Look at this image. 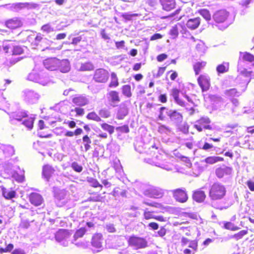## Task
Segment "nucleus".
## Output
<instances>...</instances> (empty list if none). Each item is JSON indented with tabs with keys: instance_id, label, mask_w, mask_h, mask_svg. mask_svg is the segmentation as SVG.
<instances>
[{
	"instance_id": "nucleus-62",
	"label": "nucleus",
	"mask_w": 254,
	"mask_h": 254,
	"mask_svg": "<svg viewBox=\"0 0 254 254\" xmlns=\"http://www.w3.org/2000/svg\"><path fill=\"white\" fill-rule=\"evenodd\" d=\"M189 247L196 250L197 248V243L195 241H191L190 242Z\"/></svg>"
},
{
	"instance_id": "nucleus-26",
	"label": "nucleus",
	"mask_w": 254,
	"mask_h": 254,
	"mask_svg": "<svg viewBox=\"0 0 254 254\" xmlns=\"http://www.w3.org/2000/svg\"><path fill=\"white\" fill-rule=\"evenodd\" d=\"M200 23V18L199 17H196L189 19L187 22L186 25L188 28L191 30H194L198 27Z\"/></svg>"
},
{
	"instance_id": "nucleus-25",
	"label": "nucleus",
	"mask_w": 254,
	"mask_h": 254,
	"mask_svg": "<svg viewBox=\"0 0 254 254\" xmlns=\"http://www.w3.org/2000/svg\"><path fill=\"white\" fill-rule=\"evenodd\" d=\"M0 150L1 151L6 157H9L14 153V149L10 145H1L0 146Z\"/></svg>"
},
{
	"instance_id": "nucleus-20",
	"label": "nucleus",
	"mask_w": 254,
	"mask_h": 254,
	"mask_svg": "<svg viewBox=\"0 0 254 254\" xmlns=\"http://www.w3.org/2000/svg\"><path fill=\"white\" fill-rule=\"evenodd\" d=\"M55 171V169L52 166L46 165L43 167L42 175L47 181H49Z\"/></svg>"
},
{
	"instance_id": "nucleus-4",
	"label": "nucleus",
	"mask_w": 254,
	"mask_h": 254,
	"mask_svg": "<svg viewBox=\"0 0 254 254\" xmlns=\"http://www.w3.org/2000/svg\"><path fill=\"white\" fill-rule=\"evenodd\" d=\"M226 189L225 187L220 183H214L209 189V196L212 200L222 199L225 195Z\"/></svg>"
},
{
	"instance_id": "nucleus-37",
	"label": "nucleus",
	"mask_w": 254,
	"mask_h": 254,
	"mask_svg": "<svg viewBox=\"0 0 254 254\" xmlns=\"http://www.w3.org/2000/svg\"><path fill=\"white\" fill-rule=\"evenodd\" d=\"M204 62H197L193 65V69L196 75H198L200 71L205 66Z\"/></svg>"
},
{
	"instance_id": "nucleus-53",
	"label": "nucleus",
	"mask_w": 254,
	"mask_h": 254,
	"mask_svg": "<svg viewBox=\"0 0 254 254\" xmlns=\"http://www.w3.org/2000/svg\"><path fill=\"white\" fill-rule=\"evenodd\" d=\"M138 15L137 13H124L122 15V17L126 20H131L132 18L134 16H137Z\"/></svg>"
},
{
	"instance_id": "nucleus-29",
	"label": "nucleus",
	"mask_w": 254,
	"mask_h": 254,
	"mask_svg": "<svg viewBox=\"0 0 254 254\" xmlns=\"http://www.w3.org/2000/svg\"><path fill=\"white\" fill-rule=\"evenodd\" d=\"M58 69L63 73L68 72L70 69L69 61L67 60H60Z\"/></svg>"
},
{
	"instance_id": "nucleus-32",
	"label": "nucleus",
	"mask_w": 254,
	"mask_h": 254,
	"mask_svg": "<svg viewBox=\"0 0 254 254\" xmlns=\"http://www.w3.org/2000/svg\"><path fill=\"white\" fill-rule=\"evenodd\" d=\"M109 100L113 103H118L120 102L119 93L116 91H111L108 94Z\"/></svg>"
},
{
	"instance_id": "nucleus-49",
	"label": "nucleus",
	"mask_w": 254,
	"mask_h": 254,
	"mask_svg": "<svg viewBox=\"0 0 254 254\" xmlns=\"http://www.w3.org/2000/svg\"><path fill=\"white\" fill-rule=\"evenodd\" d=\"M224 227L227 230H230L232 231H236L239 229V228L236 226H235L233 223L227 222L224 223Z\"/></svg>"
},
{
	"instance_id": "nucleus-1",
	"label": "nucleus",
	"mask_w": 254,
	"mask_h": 254,
	"mask_svg": "<svg viewBox=\"0 0 254 254\" xmlns=\"http://www.w3.org/2000/svg\"><path fill=\"white\" fill-rule=\"evenodd\" d=\"M241 56L244 62H248L249 64L247 68H244L241 69L240 66V64L238 65V69L240 70L241 74L246 77H254V56L249 53H241Z\"/></svg>"
},
{
	"instance_id": "nucleus-59",
	"label": "nucleus",
	"mask_w": 254,
	"mask_h": 254,
	"mask_svg": "<svg viewBox=\"0 0 254 254\" xmlns=\"http://www.w3.org/2000/svg\"><path fill=\"white\" fill-rule=\"evenodd\" d=\"M93 187L97 188V187H102V186L99 184L98 181L96 179L91 178L90 181H89Z\"/></svg>"
},
{
	"instance_id": "nucleus-27",
	"label": "nucleus",
	"mask_w": 254,
	"mask_h": 254,
	"mask_svg": "<svg viewBox=\"0 0 254 254\" xmlns=\"http://www.w3.org/2000/svg\"><path fill=\"white\" fill-rule=\"evenodd\" d=\"M206 197L204 191L198 190L193 192L192 194V198L194 200L197 202H203Z\"/></svg>"
},
{
	"instance_id": "nucleus-44",
	"label": "nucleus",
	"mask_w": 254,
	"mask_h": 254,
	"mask_svg": "<svg viewBox=\"0 0 254 254\" xmlns=\"http://www.w3.org/2000/svg\"><path fill=\"white\" fill-rule=\"evenodd\" d=\"M119 85L118 79L117 75L115 73L112 72L111 73V81L109 84L110 87H116Z\"/></svg>"
},
{
	"instance_id": "nucleus-28",
	"label": "nucleus",
	"mask_w": 254,
	"mask_h": 254,
	"mask_svg": "<svg viewBox=\"0 0 254 254\" xmlns=\"http://www.w3.org/2000/svg\"><path fill=\"white\" fill-rule=\"evenodd\" d=\"M102 235L101 234H95L92 237V245L96 248L100 249L102 247Z\"/></svg>"
},
{
	"instance_id": "nucleus-21",
	"label": "nucleus",
	"mask_w": 254,
	"mask_h": 254,
	"mask_svg": "<svg viewBox=\"0 0 254 254\" xmlns=\"http://www.w3.org/2000/svg\"><path fill=\"white\" fill-rule=\"evenodd\" d=\"M163 10L170 11L176 6L175 0H159Z\"/></svg>"
},
{
	"instance_id": "nucleus-31",
	"label": "nucleus",
	"mask_w": 254,
	"mask_h": 254,
	"mask_svg": "<svg viewBox=\"0 0 254 254\" xmlns=\"http://www.w3.org/2000/svg\"><path fill=\"white\" fill-rule=\"evenodd\" d=\"M3 49L6 53L8 52V50L9 49H11L13 55H20L23 53V49L21 47L19 46L14 47L12 45V44L5 45Z\"/></svg>"
},
{
	"instance_id": "nucleus-19",
	"label": "nucleus",
	"mask_w": 254,
	"mask_h": 254,
	"mask_svg": "<svg viewBox=\"0 0 254 254\" xmlns=\"http://www.w3.org/2000/svg\"><path fill=\"white\" fill-rule=\"evenodd\" d=\"M29 200L30 202L35 206H39L43 202L42 196L40 194L36 192H33L30 194Z\"/></svg>"
},
{
	"instance_id": "nucleus-12",
	"label": "nucleus",
	"mask_w": 254,
	"mask_h": 254,
	"mask_svg": "<svg viewBox=\"0 0 254 254\" xmlns=\"http://www.w3.org/2000/svg\"><path fill=\"white\" fill-rule=\"evenodd\" d=\"M109 78L108 72L103 68H99L95 70L93 79L96 82L105 83Z\"/></svg>"
},
{
	"instance_id": "nucleus-22",
	"label": "nucleus",
	"mask_w": 254,
	"mask_h": 254,
	"mask_svg": "<svg viewBox=\"0 0 254 254\" xmlns=\"http://www.w3.org/2000/svg\"><path fill=\"white\" fill-rule=\"evenodd\" d=\"M56 203L58 206L61 207L67 202L66 194L64 191H60L56 196Z\"/></svg>"
},
{
	"instance_id": "nucleus-57",
	"label": "nucleus",
	"mask_w": 254,
	"mask_h": 254,
	"mask_svg": "<svg viewBox=\"0 0 254 254\" xmlns=\"http://www.w3.org/2000/svg\"><path fill=\"white\" fill-rule=\"evenodd\" d=\"M116 130L125 133H127L129 132V128L127 125L117 127L116 128Z\"/></svg>"
},
{
	"instance_id": "nucleus-18",
	"label": "nucleus",
	"mask_w": 254,
	"mask_h": 254,
	"mask_svg": "<svg viewBox=\"0 0 254 254\" xmlns=\"http://www.w3.org/2000/svg\"><path fill=\"white\" fill-rule=\"evenodd\" d=\"M232 172V169L231 167L226 166H223L216 169L215 174L219 178H222L225 176L230 175Z\"/></svg>"
},
{
	"instance_id": "nucleus-61",
	"label": "nucleus",
	"mask_w": 254,
	"mask_h": 254,
	"mask_svg": "<svg viewBox=\"0 0 254 254\" xmlns=\"http://www.w3.org/2000/svg\"><path fill=\"white\" fill-rule=\"evenodd\" d=\"M30 226V222L27 220H22L20 223V227L22 228L27 229Z\"/></svg>"
},
{
	"instance_id": "nucleus-50",
	"label": "nucleus",
	"mask_w": 254,
	"mask_h": 254,
	"mask_svg": "<svg viewBox=\"0 0 254 254\" xmlns=\"http://www.w3.org/2000/svg\"><path fill=\"white\" fill-rule=\"evenodd\" d=\"M101 127L104 130L109 132L110 134H112L114 132V127L106 123L102 124L101 125Z\"/></svg>"
},
{
	"instance_id": "nucleus-17",
	"label": "nucleus",
	"mask_w": 254,
	"mask_h": 254,
	"mask_svg": "<svg viewBox=\"0 0 254 254\" xmlns=\"http://www.w3.org/2000/svg\"><path fill=\"white\" fill-rule=\"evenodd\" d=\"M5 26L9 29H16L22 25V22L20 18L14 17L7 20L5 23Z\"/></svg>"
},
{
	"instance_id": "nucleus-51",
	"label": "nucleus",
	"mask_w": 254,
	"mask_h": 254,
	"mask_svg": "<svg viewBox=\"0 0 254 254\" xmlns=\"http://www.w3.org/2000/svg\"><path fill=\"white\" fill-rule=\"evenodd\" d=\"M144 217L146 219H149L151 218H155L159 220H161L162 219V217L159 216L157 217H155L152 213L148 211H147V209L145 210L144 211Z\"/></svg>"
},
{
	"instance_id": "nucleus-60",
	"label": "nucleus",
	"mask_w": 254,
	"mask_h": 254,
	"mask_svg": "<svg viewBox=\"0 0 254 254\" xmlns=\"http://www.w3.org/2000/svg\"><path fill=\"white\" fill-rule=\"evenodd\" d=\"M179 28H180V32L183 34H186L188 36L189 32L187 30V28L182 24H179Z\"/></svg>"
},
{
	"instance_id": "nucleus-6",
	"label": "nucleus",
	"mask_w": 254,
	"mask_h": 254,
	"mask_svg": "<svg viewBox=\"0 0 254 254\" xmlns=\"http://www.w3.org/2000/svg\"><path fill=\"white\" fill-rule=\"evenodd\" d=\"M27 79L35 82L38 83L42 85H46L49 82L48 77L43 72L37 73L35 71L30 73Z\"/></svg>"
},
{
	"instance_id": "nucleus-15",
	"label": "nucleus",
	"mask_w": 254,
	"mask_h": 254,
	"mask_svg": "<svg viewBox=\"0 0 254 254\" xmlns=\"http://www.w3.org/2000/svg\"><path fill=\"white\" fill-rule=\"evenodd\" d=\"M229 13L225 10H220L216 11L213 16V18L217 23H223L227 19Z\"/></svg>"
},
{
	"instance_id": "nucleus-16",
	"label": "nucleus",
	"mask_w": 254,
	"mask_h": 254,
	"mask_svg": "<svg viewBox=\"0 0 254 254\" xmlns=\"http://www.w3.org/2000/svg\"><path fill=\"white\" fill-rule=\"evenodd\" d=\"M199 85L200 86L203 92L207 91L210 87V79L208 76L205 75H200L198 79Z\"/></svg>"
},
{
	"instance_id": "nucleus-11",
	"label": "nucleus",
	"mask_w": 254,
	"mask_h": 254,
	"mask_svg": "<svg viewBox=\"0 0 254 254\" xmlns=\"http://www.w3.org/2000/svg\"><path fill=\"white\" fill-rule=\"evenodd\" d=\"M172 193L175 199L179 202L185 203L188 199V196L185 188L172 190Z\"/></svg>"
},
{
	"instance_id": "nucleus-30",
	"label": "nucleus",
	"mask_w": 254,
	"mask_h": 254,
	"mask_svg": "<svg viewBox=\"0 0 254 254\" xmlns=\"http://www.w3.org/2000/svg\"><path fill=\"white\" fill-rule=\"evenodd\" d=\"M29 5L30 3L28 2H16L11 4L10 8L13 11L18 12Z\"/></svg>"
},
{
	"instance_id": "nucleus-39",
	"label": "nucleus",
	"mask_w": 254,
	"mask_h": 254,
	"mask_svg": "<svg viewBox=\"0 0 254 254\" xmlns=\"http://www.w3.org/2000/svg\"><path fill=\"white\" fill-rule=\"evenodd\" d=\"M87 231H88V230L86 227H81L77 230L73 236L74 241H76L78 238L82 237Z\"/></svg>"
},
{
	"instance_id": "nucleus-23",
	"label": "nucleus",
	"mask_w": 254,
	"mask_h": 254,
	"mask_svg": "<svg viewBox=\"0 0 254 254\" xmlns=\"http://www.w3.org/2000/svg\"><path fill=\"white\" fill-rule=\"evenodd\" d=\"M128 113V109L125 103L120 104L118 113L117 118L119 120H123Z\"/></svg>"
},
{
	"instance_id": "nucleus-46",
	"label": "nucleus",
	"mask_w": 254,
	"mask_h": 254,
	"mask_svg": "<svg viewBox=\"0 0 254 254\" xmlns=\"http://www.w3.org/2000/svg\"><path fill=\"white\" fill-rule=\"evenodd\" d=\"M86 118L88 120H93L96 122L101 121V119L100 117L94 112L88 113L86 116Z\"/></svg>"
},
{
	"instance_id": "nucleus-5",
	"label": "nucleus",
	"mask_w": 254,
	"mask_h": 254,
	"mask_svg": "<svg viewBox=\"0 0 254 254\" xmlns=\"http://www.w3.org/2000/svg\"><path fill=\"white\" fill-rule=\"evenodd\" d=\"M166 157V155L160 154L152 159H145V161L149 164L154 165L167 171H171L172 170L171 165L165 163V159L164 158Z\"/></svg>"
},
{
	"instance_id": "nucleus-42",
	"label": "nucleus",
	"mask_w": 254,
	"mask_h": 254,
	"mask_svg": "<svg viewBox=\"0 0 254 254\" xmlns=\"http://www.w3.org/2000/svg\"><path fill=\"white\" fill-rule=\"evenodd\" d=\"M225 93L227 96L231 97H239L241 95V93L238 92L235 88L227 90L225 91Z\"/></svg>"
},
{
	"instance_id": "nucleus-63",
	"label": "nucleus",
	"mask_w": 254,
	"mask_h": 254,
	"mask_svg": "<svg viewBox=\"0 0 254 254\" xmlns=\"http://www.w3.org/2000/svg\"><path fill=\"white\" fill-rule=\"evenodd\" d=\"M11 254H26V253L23 249L18 248L14 250L11 252Z\"/></svg>"
},
{
	"instance_id": "nucleus-35",
	"label": "nucleus",
	"mask_w": 254,
	"mask_h": 254,
	"mask_svg": "<svg viewBox=\"0 0 254 254\" xmlns=\"http://www.w3.org/2000/svg\"><path fill=\"white\" fill-rule=\"evenodd\" d=\"M223 161V158L219 156H210L205 159V162L207 164H213L218 162Z\"/></svg>"
},
{
	"instance_id": "nucleus-14",
	"label": "nucleus",
	"mask_w": 254,
	"mask_h": 254,
	"mask_svg": "<svg viewBox=\"0 0 254 254\" xmlns=\"http://www.w3.org/2000/svg\"><path fill=\"white\" fill-rule=\"evenodd\" d=\"M59 64L60 60L56 58L46 59L43 62L45 68L51 71L58 69Z\"/></svg>"
},
{
	"instance_id": "nucleus-2",
	"label": "nucleus",
	"mask_w": 254,
	"mask_h": 254,
	"mask_svg": "<svg viewBox=\"0 0 254 254\" xmlns=\"http://www.w3.org/2000/svg\"><path fill=\"white\" fill-rule=\"evenodd\" d=\"M138 188L145 196L150 198H160L164 194L163 190L148 184L140 183Z\"/></svg>"
},
{
	"instance_id": "nucleus-40",
	"label": "nucleus",
	"mask_w": 254,
	"mask_h": 254,
	"mask_svg": "<svg viewBox=\"0 0 254 254\" xmlns=\"http://www.w3.org/2000/svg\"><path fill=\"white\" fill-rule=\"evenodd\" d=\"M34 118L30 117L23 121L22 124L26 127L28 129H31L33 126Z\"/></svg>"
},
{
	"instance_id": "nucleus-33",
	"label": "nucleus",
	"mask_w": 254,
	"mask_h": 254,
	"mask_svg": "<svg viewBox=\"0 0 254 254\" xmlns=\"http://www.w3.org/2000/svg\"><path fill=\"white\" fill-rule=\"evenodd\" d=\"M27 117V113L26 112H18L12 113L10 115L11 120H15L17 121H21Z\"/></svg>"
},
{
	"instance_id": "nucleus-45",
	"label": "nucleus",
	"mask_w": 254,
	"mask_h": 254,
	"mask_svg": "<svg viewBox=\"0 0 254 254\" xmlns=\"http://www.w3.org/2000/svg\"><path fill=\"white\" fill-rule=\"evenodd\" d=\"M158 131L162 134H168L171 131V129L170 127L165 125H160L158 127Z\"/></svg>"
},
{
	"instance_id": "nucleus-54",
	"label": "nucleus",
	"mask_w": 254,
	"mask_h": 254,
	"mask_svg": "<svg viewBox=\"0 0 254 254\" xmlns=\"http://www.w3.org/2000/svg\"><path fill=\"white\" fill-rule=\"evenodd\" d=\"M72 169L76 172L80 173L82 171L83 168L79 165L77 162H74L71 164V166Z\"/></svg>"
},
{
	"instance_id": "nucleus-41",
	"label": "nucleus",
	"mask_w": 254,
	"mask_h": 254,
	"mask_svg": "<svg viewBox=\"0 0 254 254\" xmlns=\"http://www.w3.org/2000/svg\"><path fill=\"white\" fill-rule=\"evenodd\" d=\"M229 69V64L227 63H223L222 64L217 66L216 70L219 73H224L227 72Z\"/></svg>"
},
{
	"instance_id": "nucleus-34",
	"label": "nucleus",
	"mask_w": 254,
	"mask_h": 254,
	"mask_svg": "<svg viewBox=\"0 0 254 254\" xmlns=\"http://www.w3.org/2000/svg\"><path fill=\"white\" fill-rule=\"evenodd\" d=\"M35 44L36 46L42 47L43 43H46L48 45H50L51 41L46 38H43L41 34H38L35 38Z\"/></svg>"
},
{
	"instance_id": "nucleus-56",
	"label": "nucleus",
	"mask_w": 254,
	"mask_h": 254,
	"mask_svg": "<svg viewBox=\"0 0 254 254\" xmlns=\"http://www.w3.org/2000/svg\"><path fill=\"white\" fill-rule=\"evenodd\" d=\"M42 30L47 33L54 31V29L49 24H45L41 28Z\"/></svg>"
},
{
	"instance_id": "nucleus-43",
	"label": "nucleus",
	"mask_w": 254,
	"mask_h": 254,
	"mask_svg": "<svg viewBox=\"0 0 254 254\" xmlns=\"http://www.w3.org/2000/svg\"><path fill=\"white\" fill-rule=\"evenodd\" d=\"M122 93L127 98L131 96V87L129 85H125L122 87Z\"/></svg>"
},
{
	"instance_id": "nucleus-7",
	"label": "nucleus",
	"mask_w": 254,
	"mask_h": 254,
	"mask_svg": "<svg viewBox=\"0 0 254 254\" xmlns=\"http://www.w3.org/2000/svg\"><path fill=\"white\" fill-rule=\"evenodd\" d=\"M181 94L189 102H192L190 97L186 94V92L183 91H181L177 88H173L171 91V96L174 99L175 102L178 105L184 107L185 106V102L180 98V94Z\"/></svg>"
},
{
	"instance_id": "nucleus-48",
	"label": "nucleus",
	"mask_w": 254,
	"mask_h": 254,
	"mask_svg": "<svg viewBox=\"0 0 254 254\" xmlns=\"http://www.w3.org/2000/svg\"><path fill=\"white\" fill-rule=\"evenodd\" d=\"M199 13L206 21H209L211 19V15L208 10L201 9L199 11Z\"/></svg>"
},
{
	"instance_id": "nucleus-52",
	"label": "nucleus",
	"mask_w": 254,
	"mask_h": 254,
	"mask_svg": "<svg viewBox=\"0 0 254 254\" xmlns=\"http://www.w3.org/2000/svg\"><path fill=\"white\" fill-rule=\"evenodd\" d=\"M247 233H248L247 230H243L240 231L238 233L235 234L234 235L232 236L231 238H234L236 240H238L239 239H242L243 238V237L244 236H245V235L247 234Z\"/></svg>"
},
{
	"instance_id": "nucleus-47",
	"label": "nucleus",
	"mask_w": 254,
	"mask_h": 254,
	"mask_svg": "<svg viewBox=\"0 0 254 254\" xmlns=\"http://www.w3.org/2000/svg\"><path fill=\"white\" fill-rule=\"evenodd\" d=\"M180 28H179V24L175 26H173L170 31V34L173 38H176L180 31Z\"/></svg>"
},
{
	"instance_id": "nucleus-58",
	"label": "nucleus",
	"mask_w": 254,
	"mask_h": 254,
	"mask_svg": "<svg viewBox=\"0 0 254 254\" xmlns=\"http://www.w3.org/2000/svg\"><path fill=\"white\" fill-rule=\"evenodd\" d=\"M105 229L110 233H114L116 231V228L113 224H107L106 225Z\"/></svg>"
},
{
	"instance_id": "nucleus-64",
	"label": "nucleus",
	"mask_w": 254,
	"mask_h": 254,
	"mask_svg": "<svg viewBox=\"0 0 254 254\" xmlns=\"http://www.w3.org/2000/svg\"><path fill=\"white\" fill-rule=\"evenodd\" d=\"M247 185L251 191H254V182L249 180L247 181Z\"/></svg>"
},
{
	"instance_id": "nucleus-36",
	"label": "nucleus",
	"mask_w": 254,
	"mask_h": 254,
	"mask_svg": "<svg viewBox=\"0 0 254 254\" xmlns=\"http://www.w3.org/2000/svg\"><path fill=\"white\" fill-rule=\"evenodd\" d=\"M15 191L12 190H8L6 189H2V195L6 199H11L15 197Z\"/></svg>"
},
{
	"instance_id": "nucleus-3",
	"label": "nucleus",
	"mask_w": 254,
	"mask_h": 254,
	"mask_svg": "<svg viewBox=\"0 0 254 254\" xmlns=\"http://www.w3.org/2000/svg\"><path fill=\"white\" fill-rule=\"evenodd\" d=\"M159 111L158 119L161 121L165 120L166 117L163 115V111H166V115L169 117L170 120L175 123L179 124L183 121V115L176 110H169L165 107H162L159 108Z\"/></svg>"
},
{
	"instance_id": "nucleus-13",
	"label": "nucleus",
	"mask_w": 254,
	"mask_h": 254,
	"mask_svg": "<svg viewBox=\"0 0 254 254\" xmlns=\"http://www.w3.org/2000/svg\"><path fill=\"white\" fill-rule=\"evenodd\" d=\"M70 235L65 230L61 229L55 234L56 240L60 243L63 246L66 247L68 245L67 239L69 238Z\"/></svg>"
},
{
	"instance_id": "nucleus-55",
	"label": "nucleus",
	"mask_w": 254,
	"mask_h": 254,
	"mask_svg": "<svg viewBox=\"0 0 254 254\" xmlns=\"http://www.w3.org/2000/svg\"><path fill=\"white\" fill-rule=\"evenodd\" d=\"M99 114L101 117L107 118L110 117V112L105 109H102L100 110Z\"/></svg>"
},
{
	"instance_id": "nucleus-8",
	"label": "nucleus",
	"mask_w": 254,
	"mask_h": 254,
	"mask_svg": "<svg viewBox=\"0 0 254 254\" xmlns=\"http://www.w3.org/2000/svg\"><path fill=\"white\" fill-rule=\"evenodd\" d=\"M128 243L129 246L136 249L145 248L147 246L148 244L145 239L136 236L130 237L128 240Z\"/></svg>"
},
{
	"instance_id": "nucleus-10",
	"label": "nucleus",
	"mask_w": 254,
	"mask_h": 254,
	"mask_svg": "<svg viewBox=\"0 0 254 254\" xmlns=\"http://www.w3.org/2000/svg\"><path fill=\"white\" fill-rule=\"evenodd\" d=\"M210 123V120L208 117H203L195 122L194 127L199 132L202 131L203 128L211 130L212 129V127L209 125Z\"/></svg>"
},
{
	"instance_id": "nucleus-9",
	"label": "nucleus",
	"mask_w": 254,
	"mask_h": 254,
	"mask_svg": "<svg viewBox=\"0 0 254 254\" xmlns=\"http://www.w3.org/2000/svg\"><path fill=\"white\" fill-rule=\"evenodd\" d=\"M24 101L29 104H34L38 102L40 95L32 90L25 89L23 91Z\"/></svg>"
},
{
	"instance_id": "nucleus-24",
	"label": "nucleus",
	"mask_w": 254,
	"mask_h": 254,
	"mask_svg": "<svg viewBox=\"0 0 254 254\" xmlns=\"http://www.w3.org/2000/svg\"><path fill=\"white\" fill-rule=\"evenodd\" d=\"M72 102L77 106H83L88 104V99L84 96L77 95L72 99Z\"/></svg>"
},
{
	"instance_id": "nucleus-38",
	"label": "nucleus",
	"mask_w": 254,
	"mask_h": 254,
	"mask_svg": "<svg viewBox=\"0 0 254 254\" xmlns=\"http://www.w3.org/2000/svg\"><path fill=\"white\" fill-rule=\"evenodd\" d=\"M94 69V65L91 62L81 64L80 70L81 71H90Z\"/></svg>"
}]
</instances>
